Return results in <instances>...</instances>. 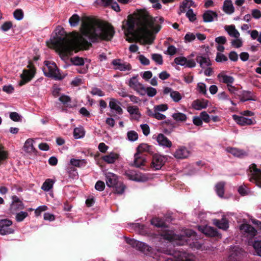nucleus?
<instances>
[{
    "instance_id": "nucleus-28",
    "label": "nucleus",
    "mask_w": 261,
    "mask_h": 261,
    "mask_svg": "<svg viewBox=\"0 0 261 261\" xmlns=\"http://www.w3.org/2000/svg\"><path fill=\"white\" fill-rule=\"evenodd\" d=\"M196 60L200 64V66L204 68L206 67L211 65L209 58H205L202 56H198L196 57Z\"/></svg>"
},
{
    "instance_id": "nucleus-16",
    "label": "nucleus",
    "mask_w": 261,
    "mask_h": 261,
    "mask_svg": "<svg viewBox=\"0 0 261 261\" xmlns=\"http://www.w3.org/2000/svg\"><path fill=\"white\" fill-rule=\"evenodd\" d=\"M202 232L207 236L211 237L221 238V234L217 229L211 226H205L202 230Z\"/></svg>"
},
{
    "instance_id": "nucleus-55",
    "label": "nucleus",
    "mask_w": 261,
    "mask_h": 261,
    "mask_svg": "<svg viewBox=\"0 0 261 261\" xmlns=\"http://www.w3.org/2000/svg\"><path fill=\"white\" fill-rule=\"evenodd\" d=\"M228 60L227 57L223 54L218 53L217 54L216 61L217 62H225Z\"/></svg>"
},
{
    "instance_id": "nucleus-26",
    "label": "nucleus",
    "mask_w": 261,
    "mask_h": 261,
    "mask_svg": "<svg viewBox=\"0 0 261 261\" xmlns=\"http://www.w3.org/2000/svg\"><path fill=\"white\" fill-rule=\"evenodd\" d=\"M189 154V151L185 147H182L178 149L174 153V156L178 159L186 158Z\"/></svg>"
},
{
    "instance_id": "nucleus-22",
    "label": "nucleus",
    "mask_w": 261,
    "mask_h": 261,
    "mask_svg": "<svg viewBox=\"0 0 261 261\" xmlns=\"http://www.w3.org/2000/svg\"><path fill=\"white\" fill-rule=\"evenodd\" d=\"M213 222V224L220 229L225 230L228 228V222L225 217H223L221 220L215 219Z\"/></svg>"
},
{
    "instance_id": "nucleus-15",
    "label": "nucleus",
    "mask_w": 261,
    "mask_h": 261,
    "mask_svg": "<svg viewBox=\"0 0 261 261\" xmlns=\"http://www.w3.org/2000/svg\"><path fill=\"white\" fill-rule=\"evenodd\" d=\"M12 199L13 202L10 206V210L12 212L24 208L22 202L16 196H14Z\"/></svg>"
},
{
    "instance_id": "nucleus-3",
    "label": "nucleus",
    "mask_w": 261,
    "mask_h": 261,
    "mask_svg": "<svg viewBox=\"0 0 261 261\" xmlns=\"http://www.w3.org/2000/svg\"><path fill=\"white\" fill-rule=\"evenodd\" d=\"M44 63L45 67L43 68V70L46 76L54 78L55 80L63 79V77L59 73V70L55 63L49 61H45Z\"/></svg>"
},
{
    "instance_id": "nucleus-7",
    "label": "nucleus",
    "mask_w": 261,
    "mask_h": 261,
    "mask_svg": "<svg viewBox=\"0 0 261 261\" xmlns=\"http://www.w3.org/2000/svg\"><path fill=\"white\" fill-rule=\"evenodd\" d=\"M86 162L84 160H77L72 159L70 160V164L73 167H69L67 168V172L68 173V176L73 178L77 176V173H75V167H80L83 164H85Z\"/></svg>"
},
{
    "instance_id": "nucleus-32",
    "label": "nucleus",
    "mask_w": 261,
    "mask_h": 261,
    "mask_svg": "<svg viewBox=\"0 0 261 261\" xmlns=\"http://www.w3.org/2000/svg\"><path fill=\"white\" fill-rule=\"evenodd\" d=\"M225 30L230 36L236 38H238L240 36L239 32L236 29L235 26L233 25H226L225 27Z\"/></svg>"
},
{
    "instance_id": "nucleus-30",
    "label": "nucleus",
    "mask_w": 261,
    "mask_h": 261,
    "mask_svg": "<svg viewBox=\"0 0 261 261\" xmlns=\"http://www.w3.org/2000/svg\"><path fill=\"white\" fill-rule=\"evenodd\" d=\"M33 140L32 139H28L25 142L23 149L24 150L28 153L35 152L36 150L33 146Z\"/></svg>"
},
{
    "instance_id": "nucleus-13",
    "label": "nucleus",
    "mask_w": 261,
    "mask_h": 261,
    "mask_svg": "<svg viewBox=\"0 0 261 261\" xmlns=\"http://www.w3.org/2000/svg\"><path fill=\"white\" fill-rule=\"evenodd\" d=\"M243 252L239 247H234L229 256V261H241Z\"/></svg>"
},
{
    "instance_id": "nucleus-40",
    "label": "nucleus",
    "mask_w": 261,
    "mask_h": 261,
    "mask_svg": "<svg viewBox=\"0 0 261 261\" xmlns=\"http://www.w3.org/2000/svg\"><path fill=\"white\" fill-rule=\"evenodd\" d=\"M248 33L250 34L252 39H256L257 41L261 44V32L259 34L256 30H253L248 31Z\"/></svg>"
},
{
    "instance_id": "nucleus-25",
    "label": "nucleus",
    "mask_w": 261,
    "mask_h": 261,
    "mask_svg": "<svg viewBox=\"0 0 261 261\" xmlns=\"http://www.w3.org/2000/svg\"><path fill=\"white\" fill-rule=\"evenodd\" d=\"M120 102L115 98H111L109 102V107L111 110H114L119 115L123 113V110L118 105Z\"/></svg>"
},
{
    "instance_id": "nucleus-37",
    "label": "nucleus",
    "mask_w": 261,
    "mask_h": 261,
    "mask_svg": "<svg viewBox=\"0 0 261 261\" xmlns=\"http://www.w3.org/2000/svg\"><path fill=\"white\" fill-rule=\"evenodd\" d=\"M54 182L53 179L48 178L43 182L41 189L44 191H49L53 188Z\"/></svg>"
},
{
    "instance_id": "nucleus-50",
    "label": "nucleus",
    "mask_w": 261,
    "mask_h": 261,
    "mask_svg": "<svg viewBox=\"0 0 261 261\" xmlns=\"http://www.w3.org/2000/svg\"><path fill=\"white\" fill-rule=\"evenodd\" d=\"M72 63L77 66H81L84 64V61L82 58H80L79 57H75L71 59Z\"/></svg>"
},
{
    "instance_id": "nucleus-41",
    "label": "nucleus",
    "mask_w": 261,
    "mask_h": 261,
    "mask_svg": "<svg viewBox=\"0 0 261 261\" xmlns=\"http://www.w3.org/2000/svg\"><path fill=\"white\" fill-rule=\"evenodd\" d=\"M80 21V17L77 14L72 15L69 19V23L71 27L77 26Z\"/></svg>"
},
{
    "instance_id": "nucleus-61",
    "label": "nucleus",
    "mask_w": 261,
    "mask_h": 261,
    "mask_svg": "<svg viewBox=\"0 0 261 261\" xmlns=\"http://www.w3.org/2000/svg\"><path fill=\"white\" fill-rule=\"evenodd\" d=\"M200 116L202 121L203 120L206 123H208L210 121V117L206 112H202L200 114Z\"/></svg>"
},
{
    "instance_id": "nucleus-10",
    "label": "nucleus",
    "mask_w": 261,
    "mask_h": 261,
    "mask_svg": "<svg viewBox=\"0 0 261 261\" xmlns=\"http://www.w3.org/2000/svg\"><path fill=\"white\" fill-rule=\"evenodd\" d=\"M233 118L238 124L242 126L254 124L256 123V121L254 118H248L236 115H233Z\"/></svg>"
},
{
    "instance_id": "nucleus-8",
    "label": "nucleus",
    "mask_w": 261,
    "mask_h": 261,
    "mask_svg": "<svg viewBox=\"0 0 261 261\" xmlns=\"http://www.w3.org/2000/svg\"><path fill=\"white\" fill-rule=\"evenodd\" d=\"M166 161V159L165 156L154 154L152 156L151 167L154 170L161 169Z\"/></svg>"
},
{
    "instance_id": "nucleus-4",
    "label": "nucleus",
    "mask_w": 261,
    "mask_h": 261,
    "mask_svg": "<svg viewBox=\"0 0 261 261\" xmlns=\"http://www.w3.org/2000/svg\"><path fill=\"white\" fill-rule=\"evenodd\" d=\"M27 68L29 69H24L20 75L21 80L18 84L19 86H22L31 81L35 75L36 68L31 61H29Z\"/></svg>"
},
{
    "instance_id": "nucleus-29",
    "label": "nucleus",
    "mask_w": 261,
    "mask_h": 261,
    "mask_svg": "<svg viewBox=\"0 0 261 261\" xmlns=\"http://www.w3.org/2000/svg\"><path fill=\"white\" fill-rule=\"evenodd\" d=\"M150 222L152 225H154L156 227H160L163 228L168 227L167 225L166 224L164 221L162 219L159 217L153 218L151 220Z\"/></svg>"
},
{
    "instance_id": "nucleus-51",
    "label": "nucleus",
    "mask_w": 261,
    "mask_h": 261,
    "mask_svg": "<svg viewBox=\"0 0 261 261\" xmlns=\"http://www.w3.org/2000/svg\"><path fill=\"white\" fill-rule=\"evenodd\" d=\"M15 18L20 20L23 17V12L21 9H16L13 13Z\"/></svg>"
},
{
    "instance_id": "nucleus-38",
    "label": "nucleus",
    "mask_w": 261,
    "mask_h": 261,
    "mask_svg": "<svg viewBox=\"0 0 261 261\" xmlns=\"http://www.w3.org/2000/svg\"><path fill=\"white\" fill-rule=\"evenodd\" d=\"M172 117L177 122H185L187 119L186 115L181 112L174 113L172 114Z\"/></svg>"
},
{
    "instance_id": "nucleus-54",
    "label": "nucleus",
    "mask_w": 261,
    "mask_h": 261,
    "mask_svg": "<svg viewBox=\"0 0 261 261\" xmlns=\"http://www.w3.org/2000/svg\"><path fill=\"white\" fill-rule=\"evenodd\" d=\"M247 100H255V98L252 97V93L249 91H244L241 94Z\"/></svg>"
},
{
    "instance_id": "nucleus-42",
    "label": "nucleus",
    "mask_w": 261,
    "mask_h": 261,
    "mask_svg": "<svg viewBox=\"0 0 261 261\" xmlns=\"http://www.w3.org/2000/svg\"><path fill=\"white\" fill-rule=\"evenodd\" d=\"M85 136V131L83 127H76L74 129L73 136L75 139H80Z\"/></svg>"
},
{
    "instance_id": "nucleus-5",
    "label": "nucleus",
    "mask_w": 261,
    "mask_h": 261,
    "mask_svg": "<svg viewBox=\"0 0 261 261\" xmlns=\"http://www.w3.org/2000/svg\"><path fill=\"white\" fill-rule=\"evenodd\" d=\"M248 175L250 181L255 183L256 185L261 188V170L258 169L255 164L250 165Z\"/></svg>"
},
{
    "instance_id": "nucleus-34",
    "label": "nucleus",
    "mask_w": 261,
    "mask_h": 261,
    "mask_svg": "<svg viewBox=\"0 0 261 261\" xmlns=\"http://www.w3.org/2000/svg\"><path fill=\"white\" fill-rule=\"evenodd\" d=\"M196 235V232L192 229H186L183 232L182 234L179 235V236H182V240H178L179 241H184L186 242L188 241V238L193 236L195 237Z\"/></svg>"
},
{
    "instance_id": "nucleus-48",
    "label": "nucleus",
    "mask_w": 261,
    "mask_h": 261,
    "mask_svg": "<svg viewBox=\"0 0 261 261\" xmlns=\"http://www.w3.org/2000/svg\"><path fill=\"white\" fill-rule=\"evenodd\" d=\"M28 216V213L27 212L21 211L16 214V220L17 222H21Z\"/></svg>"
},
{
    "instance_id": "nucleus-17",
    "label": "nucleus",
    "mask_w": 261,
    "mask_h": 261,
    "mask_svg": "<svg viewBox=\"0 0 261 261\" xmlns=\"http://www.w3.org/2000/svg\"><path fill=\"white\" fill-rule=\"evenodd\" d=\"M156 141L161 146L170 148L172 146V142L163 134H159L156 137Z\"/></svg>"
},
{
    "instance_id": "nucleus-12",
    "label": "nucleus",
    "mask_w": 261,
    "mask_h": 261,
    "mask_svg": "<svg viewBox=\"0 0 261 261\" xmlns=\"http://www.w3.org/2000/svg\"><path fill=\"white\" fill-rule=\"evenodd\" d=\"M163 93L165 94L170 93V97L175 102H179L182 98L180 93L178 91H174L169 87H165L164 89Z\"/></svg>"
},
{
    "instance_id": "nucleus-19",
    "label": "nucleus",
    "mask_w": 261,
    "mask_h": 261,
    "mask_svg": "<svg viewBox=\"0 0 261 261\" xmlns=\"http://www.w3.org/2000/svg\"><path fill=\"white\" fill-rule=\"evenodd\" d=\"M154 147L146 143L140 144L137 148V152L141 154L142 152H146L149 154H152L154 152Z\"/></svg>"
},
{
    "instance_id": "nucleus-11",
    "label": "nucleus",
    "mask_w": 261,
    "mask_h": 261,
    "mask_svg": "<svg viewBox=\"0 0 261 261\" xmlns=\"http://www.w3.org/2000/svg\"><path fill=\"white\" fill-rule=\"evenodd\" d=\"M240 229L244 231L245 234L250 239L253 238L257 234L256 230L251 225L248 224H242Z\"/></svg>"
},
{
    "instance_id": "nucleus-49",
    "label": "nucleus",
    "mask_w": 261,
    "mask_h": 261,
    "mask_svg": "<svg viewBox=\"0 0 261 261\" xmlns=\"http://www.w3.org/2000/svg\"><path fill=\"white\" fill-rule=\"evenodd\" d=\"M174 62L177 65L181 66H186L187 63V58L184 57H178L174 59Z\"/></svg>"
},
{
    "instance_id": "nucleus-58",
    "label": "nucleus",
    "mask_w": 261,
    "mask_h": 261,
    "mask_svg": "<svg viewBox=\"0 0 261 261\" xmlns=\"http://www.w3.org/2000/svg\"><path fill=\"white\" fill-rule=\"evenodd\" d=\"M10 119L14 121H19L21 120L20 116L15 112H11L10 114Z\"/></svg>"
},
{
    "instance_id": "nucleus-36",
    "label": "nucleus",
    "mask_w": 261,
    "mask_h": 261,
    "mask_svg": "<svg viewBox=\"0 0 261 261\" xmlns=\"http://www.w3.org/2000/svg\"><path fill=\"white\" fill-rule=\"evenodd\" d=\"M227 151L234 156L241 158L244 155H246V153L242 150H240L236 148H228Z\"/></svg>"
},
{
    "instance_id": "nucleus-24",
    "label": "nucleus",
    "mask_w": 261,
    "mask_h": 261,
    "mask_svg": "<svg viewBox=\"0 0 261 261\" xmlns=\"http://www.w3.org/2000/svg\"><path fill=\"white\" fill-rule=\"evenodd\" d=\"M218 77L220 79V82L227 84L228 87H229L234 81V79L232 76L224 74L223 73H219Z\"/></svg>"
},
{
    "instance_id": "nucleus-60",
    "label": "nucleus",
    "mask_w": 261,
    "mask_h": 261,
    "mask_svg": "<svg viewBox=\"0 0 261 261\" xmlns=\"http://www.w3.org/2000/svg\"><path fill=\"white\" fill-rule=\"evenodd\" d=\"M196 36L192 33H188L185 36V40L186 42H192L195 39Z\"/></svg>"
},
{
    "instance_id": "nucleus-23",
    "label": "nucleus",
    "mask_w": 261,
    "mask_h": 261,
    "mask_svg": "<svg viewBox=\"0 0 261 261\" xmlns=\"http://www.w3.org/2000/svg\"><path fill=\"white\" fill-rule=\"evenodd\" d=\"M118 153L112 152L109 154L102 156L101 159L108 164H113L119 158Z\"/></svg>"
},
{
    "instance_id": "nucleus-53",
    "label": "nucleus",
    "mask_w": 261,
    "mask_h": 261,
    "mask_svg": "<svg viewBox=\"0 0 261 261\" xmlns=\"http://www.w3.org/2000/svg\"><path fill=\"white\" fill-rule=\"evenodd\" d=\"M253 247L256 253L261 256V241H255L253 244Z\"/></svg>"
},
{
    "instance_id": "nucleus-59",
    "label": "nucleus",
    "mask_w": 261,
    "mask_h": 261,
    "mask_svg": "<svg viewBox=\"0 0 261 261\" xmlns=\"http://www.w3.org/2000/svg\"><path fill=\"white\" fill-rule=\"evenodd\" d=\"M12 224V221L9 219H5L0 220V227L4 226H10Z\"/></svg>"
},
{
    "instance_id": "nucleus-47",
    "label": "nucleus",
    "mask_w": 261,
    "mask_h": 261,
    "mask_svg": "<svg viewBox=\"0 0 261 261\" xmlns=\"http://www.w3.org/2000/svg\"><path fill=\"white\" fill-rule=\"evenodd\" d=\"M127 110L130 115L135 114L138 115L139 117L141 116L137 106H129L127 107Z\"/></svg>"
},
{
    "instance_id": "nucleus-64",
    "label": "nucleus",
    "mask_w": 261,
    "mask_h": 261,
    "mask_svg": "<svg viewBox=\"0 0 261 261\" xmlns=\"http://www.w3.org/2000/svg\"><path fill=\"white\" fill-rule=\"evenodd\" d=\"M252 17L255 19L261 18V12L258 9H253L251 11Z\"/></svg>"
},
{
    "instance_id": "nucleus-2",
    "label": "nucleus",
    "mask_w": 261,
    "mask_h": 261,
    "mask_svg": "<svg viewBox=\"0 0 261 261\" xmlns=\"http://www.w3.org/2000/svg\"><path fill=\"white\" fill-rule=\"evenodd\" d=\"M138 28L135 29V22L133 18H129L126 22L127 32L133 35L139 40H142L145 43L151 44L153 43L154 37L151 32L148 30L151 28L156 21L145 9L137 10Z\"/></svg>"
},
{
    "instance_id": "nucleus-1",
    "label": "nucleus",
    "mask_w": 261,
    "mask_h": 261,
    "mask_svg": "<svg viewBox=\"0 0 261 261\" xmlns=\"http://www.w3.org/2000/svg\"><path fill=\"white\" fill-rule=\"evenodd\" d=\"M81 32L82 36L77 35L73 39H70L63 28L58 26L51 43L57 48L60 55L68 56L72 55L73 50L77 53L81 50H88L92 45L91 42L111 41L115 31L112 25L88 17L82 23Z\"/></svg>"
},
{
    "instance_id": "nucleus-27",
    "label": "nucleus",
    "mask_w": 261,
    "mask_h": 261,
    "mask_svg": "<svg viewBox=\"0 0 261 261\" xmlns=\"http://www.w3.org/2000/svg\"><path fill=\"white\" fill-rule=\"evenodd\" d=\"M207 103L208 100H207L196 99L193 101L192 106L195 109L200 110L206 108L207 106Z\"/></svg>"
},
{
    "instance_id": "nucleus-63",
    "label": "nucleus",
    "mask_w": 261,
    "mask_h": 261,
    "mask_svg": "<svg viewBox=\"0 0 261 261\" xmlns=\"http://www.w3.org/2000/svg\"><path fill=\"white\" fill-rule=\"evenodd\" d=\"M12 25L11 21H6L1 26V29L3 31L6 32L10 30Z\"/></svg>"
},
{
    "instance_id": "nucleus-35",
    "label": "nucleus",
    "mask_w": 261,
    "mask_h": 261,
    "mask_svg": "<svg viewBox=\"0 0 261 261\" xmlns=\"http://www.w3.org/2000/svg\"><path fill=\"white\" fill-rule=\"evenodd\" d=\"M225 185V182L220 181L217 183L215 186L216 192L217 195L220 197H223L224 196Z\"/></svg>"
},
{
    "instance_id": "nucleus-18",
    "label": "nucleus",
    "mask_w": 261,
    "mask_h": 261,
    "mask_svg": "<svg viewBox=\"0 0 261 261\" xmlns=\"http://www.w3.org/2000/svg\"><path fill=\"white\" fill-rule=\"evenodd\" d=\"M161 236L163 238L169 241H174V240H182V236H179V235H175L172 233V231L166 230L163 231L161 234Z\"/></svg>"
},
{
    "instance_id": "nucleus-45",
    "label": "nucleus",
    "mask_w": 261,
    "mask_h": 261,
    "mask_svg": "<svg viewBox=\"0 0 261 261\" xmlns=\"http://www.w3.org/2000/svg\"><path fill=\"white\" fill-rule=\"evenodd\" d=\"M151 59L159 65H162L163 63V57L159 54H152Z\"/></svg>"
},
{
    "instance_id": "nucleus-62",
    "label": "nucleus",
    "mask_w": 261,
    "mask_h": 261,
    "mask_svg": "<svg viewBox=\"0 0 261 261\" xmlns=\"http://www.w3.org/2000/svg\"><path fill=\"white\" fill-rule=\"evenodd\" d=\"M140 127L145 136H148L150 133V128L148 124H143L140 125Z\"/></svg>"
},
{
    "instance_id": "nucleus-33",
    "label": "nucleus",
    "mask_w": 261,
    "mask_h": 261,
    "mask_svg": "<svg viewBox=\"0 0 261 261\" xmlns=\"http://www.w3.org/2000/svg\"><path fill=\"white\" fill-rule=\"evenodd\" d=\"M133 227L140 234L145 236L148 233V229L144 225L140 223H134L133 224Z\"/></svg>"
},
{
    "instance_id": "nucleus-20",
    "label": "nucleus",
    "mask_w": 261,
    "mask_h": 261,
    "mask_svg": "<svg viewBox=\"0 0 261 261\" xmlns=\"http://www.w3.org/2000/svg\"><path fill=\"white\" fill-rule=\"evenodd\" d=\"M145 162L146 160L142 155L138 153V152H136L134 154V160L133 164H132V166L137 168H140L141 166L145 165Z\"/></svg>"
},
{
    "instance_id": "nucleus-31",
    "label": "nucleus",
    "mask_w": 261,
    "mask_h": 261,
    "mask_svg": "<svg viewBox=\"0 0 261 261\" xmlns=\"http://www.w3.org/2000/svg\"><path fill=\"white\" fill-rule=\"evenodd\" d=\"M223 11L227 14H232L234 11V8L230 0H225L224 2Z\"/></svg>"
},
{
    "instance_id": "nucleus-6",
    "label": "nucleus",
    "mask_w": 261,
    "mask_h": 261,
    "mask_svg": "<svg viewBox=\"0 0 261 261\" xmlns=\"http://www.w3.org/2000/svg\"><path fill=\"white\" fill-rule=\"evenodd\" d=\"M125 241L133 248H135L144 253H147L151 251V247L142 242L128 238H125Z\"/></svg>"
},
{
    "instance_id": "nucleus-56",
    "label": "nucleus",
    "mask_w": 261,
    "mask_h": 261,
    "mask_svg": "<svg viewBox=\"0 0 261 261\" xmlns=\"http://www.w3.org/2000/svg\"><path fill=\"white\" fill-rule=\"evenodd\" d=\"M198 90L199 93L205 95L206 94V85L204 83H199L197 85Z\"/></svg>"
},
{
    "instance_id": "nucleus-14",
    "label": "nucleus",
    "mask_w": 261,
    "mask_h": 261,
    "mask_svg": "<svg viewBox=\"0 0 261 261\" xmlns=\"http://www.w3.org/2000/svg\"><path fill=\"white\" fill-rule=\"evenodd\" d=\"M107 185L109 187H114L119 182L118 176L112 173L109 172L106 175Z\"/></svg>"
},
{
    "instance_id": "nucleus-39",
    "label": "nucleus",
    "mask_w": 261,
    "mask_h": 261,
    "mask_svg": "<svg viewBox=\"0 0 261 261\" xmlns=\"http://www.w3.org/2000/svg\"><path fill=\"white\" fill-rule=\"evenodd\" d=\"M114 193L117 194H122L124 193L125 189V186L121 182H118L117 185L114 187Z\"/></svg>"
},
{
    "instance_id": "nucleus-46",
    "label": "nucleus",
    "mask_w": 261,
    "mask_h": 261,
    "mask_svg": "<svg viewBox=\"0 0 261 261\" xmlns=\"http://www.w3.org/2000/svg\"><path fill=\"white\" fill-rule=\"evenodd\" d=\"M124 175L129 179L135 181H138L139 179L137 177V174L133 171H126Z\"/></svg>"
},
{
    "instance_id": "nucleus-21",
    "label": "nucleus",
    "mask_w": 261,
    "mask_h": 261,
    "mask_svg": "<svg viewBox=\"0 0 261 261\" xmlns=\"http://www.w3.org/2000/svg\"><path fill=\"white\" fill-rule=\"evenodd\" d=\"M217 13L212 10H207L202 15L203 20L204 22H212L214 18H217Z\"/></svg>"
},
{
    "instance_id": "nucleus-43",
    "label": "nucleus",
    "mask_w": 261,
    "mask_h": 261,
    "mask_svg": "<svg viewBox=\"0 0 261 261\" xmlns=\"http://www.w3.org/2000/svg\"><path fill=\"white\" fill-rule=\"evenodd\" d=\"M141 84L138 81L137 79L136 76H133L132 78H131L129 80V86L130 87L133 88L134 90H136L138 87H139V85H140Z\"/></svg>"
},
{
    "instance_id": "nucleus-9",
    "label": "nucleus",
    "mask_w": 261,
    "mask_h": 261,
    "mask_svg": "<svg viewBox=\"0 0 261 261\" xmlns=\"http://www.w3.org/2000/svg\"><path fill=\"white\" fill-rule=\"evenodd\" d=\"M112 65L114 66V69L120 71L130 70L132 68L131 65L129 63L122 62L121 60L114 59L112 62Z\"/></svg>"
},
{
    "instance_id": "nucleus-44",
    "label": "nucleus",
    "mask_w": 261,
    "mask_h": 261,
    "mask_svg": "<svg viewBox=\"0 0 261 261\" xmlns=\"http://www.w3.org/2000/svg\"><path fill=\"white\" fill-rule=\"evenodd\" d=\"M127 137L129 141H135L138 139V135L135 130L128 131L127 133Z\"/></svg>"
},
{
    "instance_id": "nucleus-52",
    "label": "nucleus",
    "mask_w": 261,
    "mask_h": 261,
    "mask_svg": "<svg viewBox=\"0 0 261 261\" xmlns=\"http://www.w3.org/2000/svg\"><path fill=\"white\" fill-rule=\"evenodd\" d=\"M186 16L189 18V20L191 22H193L196 19V15L194 13L192 9L188 10L186 13Z\"/></svg>"
},
{
    "instance_id": "nucleus-57",
    "label": "nucleus",
    "mask_w": 261,
    "mask_h": 261,
    "mask_svg": "<svg viewBox=\"0 0 261 261\" xmlns=\"http://www.w3.org/2000/svg\"><path fill=\"white\" fill-rule=\"evenodd\" d=\"M105 184L104 182L101 180L97 181L95 185V188L99 191H102L105 189Z\"/></svg>"
}]
</instances>
